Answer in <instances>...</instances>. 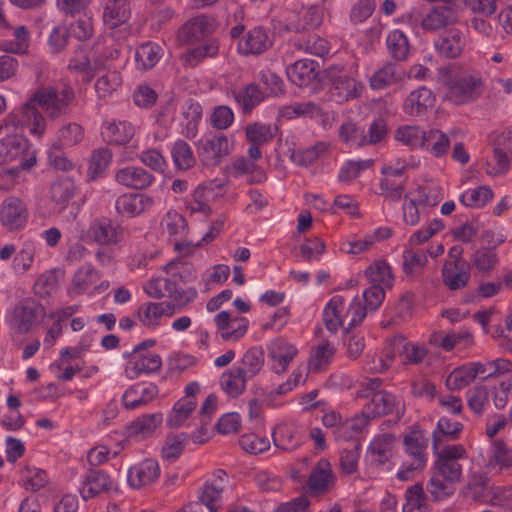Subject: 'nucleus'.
<instances>
[{
    "mask_svg": "<svg viewBox=\"0 0 512 512\" xmlns=\"http://www.w3.org/2000/svg\"><path fill=\"white\" fill-rule=\"evenodd\" d=\"M74 100L75 91L69 85H64L62 89L42 87L20 108L7 114L3 122L5 127H27L30 134L41 137L46 130V119L38 108L49 118L55 119L68 115Z\"/></svg>",
    "mask_w": 512,
    "mask_h": 512,
    "instance_id": "obj_1",
    "label": "nucleus"
},
{
    "mask_svg": "<svg viewBox=\"0 0 512 512\" xmlns=\"http://www.w3.org/2000/svg\"><path fill=\"white\" fill-rule=\"evenodd\" d=\"M433 453L436 459L430 468L426 490L432 501L439 502L455 493L463 472L459 461L466 458L467 452L463 445L451 444Z\"/></svg>",
    "mask_w": 512,
    "mask_h": 512,
    "instance_id": "obj_2",
    "label": "nucleus"
},
{
    "mask_svg": "<svg viewBox=\"0 0 512 512\" xmlns=\"http://www.w3.org/2000/svg\"><path fill=\"white\" fill-rule=\"evenodd\" d=\"M428 438L420 429H412L403 437L404 452L409 458L403 462L397 477L401 481L411 480L415 473L424 469L428 459Z\"/></svg>",
    "mask_w": 512,
    "mask_h": 512,
    "instance_id": "obj_3",
    "label": "nucleus"
},
{
    "mask_svg": "<svg viewBox=\"0 0 512 512\" xmlns=\"http://www.w3.org/2000/svg\"><path fill=\"white\" fill-rule=\"evenodd\" d=\"M482 73L477 70H464L452 76L447 82V99L456 105L473 102L484 91Z\"/></svg>",
    "mask_w": 512,
    "mask_h": 512,
    "instance_id": "obj_4",
    "label": "nucleus"
},
{
    "mask_svg": "<svg viewBox=\"0 0 512 512\" xmlns=\"http://www.w3.org/2000/svg\"><path fill=\"white\" fill-rule=\"evenodd\" d=\"M30 143L21 135H10L0 140V164L19 160V164L8 170L16 176L20 169L27 170L36 164V156L29 152Z\"/></svg>",
    "mask_w": 512,
    "mask_h": 512,
    "instance_id": "obj_5",
    "label": "nucleus"
},
{
    "mask_svg": "<svg viewBox=\"0 0 512 512\" xmlns=\"http://www.w3.org/2000/svg\"><path fill=\"white\" fill-rule=\"evenodd\" d=\"M324 75L331 84V95L336 102L343 103L360 96L362 84L346 74L342 65L328 66Z\"/></svg>",
    "mask_w": 512,
    "mask_h": 512,
    "instance_id": "obj_6",
    "label": "nucleus"
},
{
    "mask_svg": "<svg viewBox=\"0 0 512 512\" xmlns=\"http://www.w3.org/2000/svg\"><path fill=\"white\" fill-rule=\"evenodd\" d=\"M464 0H443L434 6L422 19L421 27L428 32H436L455 24Z\"/></svg>",
    "mask_w": 512,
    "mask_h": 512,
    "instance_id": "obj_7",
    "label": "nucleus"
},
{
    "mask_svg": "<svg viewBox=\"0 0 512 512\" xmlns=\"http://www.w3.org/2000/svg\"><path fill=\"white\" fill-rule=\"evenodd\" d=\"M232 144L223 133L203 137L197 142V152L202 165L217 166L231 153Z\"/></svg>",
    "mask_w": 512,
    "mask_h": 512,
    "instance_id": "obj_8",
    "label": "nucleus"
},
{
    "mask_svg": "<svg viewBox=\"0 0 512 512\" xmlns=\"http://www.w3.org/2000/svg\"><path fill=\"white\" fill-rule=\"evenodd\" d=\"M143 289L149 297L155 299L168 297L182 305L192 302L197 296L195 288H188L185 291H180L174 280L165 277L149 280L144 285Z\"/></svg>",
    "mask_w": 512,
    "mask_h": 512,
    "instance_id": "obj_9",
    "label": "nucleus"
},
{
    "mask_svg": "<svg viewBox=\"0 0 512 512\" xmlns=\"http://www.w3.org/2000/svg\"><path fill=\"white\" fill-rule=\"evenodd\" d=\"M123 357L127 360L124 366V374L130 380L137 379L141 374L158 372L162 367L160 355L153 352L132 350L125 352Z\"/></svg>",
    "mask_w": 512,
    "mask_h": 512,
    "instance_id": "obj_10",
    "label": "nucleus"
},
{
    "mask_svg": "<svg viewBox=\"0 0 512 512\" xmlns=\"http://www.w3.org/2000/svg\"><path fill=\"white\" fill-rule=\"evenodd\" d=\"M385 354L390 358L399 355L403 364H419L421 363L428 350L423 345H416L406 340L402 335L392 337L386 342Z\"/></svg>",
    "mask_w": 512,
    "mask_h": 512,
    "instance_id": "obj_11",
    "label": "nucleus"
},
{
    "mask_svg": "<svg viewBox=\"0 0 512 512\" xmlns=\"http://www.w3.org/2000/svg\"><path fill=\"white\" fill-rule=\"evenodd\" d=\"M336 480L331 463L327 459H320L311 470L306 488L312 496L324 495L334 488Z\"/></svg>",
    "mask_w": 512,
    "mask_h": 512,
    "instance_id": "obj_12",
    "label": "nucleus"
},
{
    "mask_svg": "<svg viewBox=\"0 0 512 512\" xmlns=\"http://www.w3.org/2000/svg\"><path fill=\"white\" fill-rule=\"evenodd\" d=\"M214 323L220 337L227 342L242 339L249 328V320L242 316H233L228 311H220L214 317Z\"/></svg>",
    "mask_w": 512,
    "mask_h": 512,
    "instance_id": "obj_13",
    "label": "nucleus"
},
{
    "mask_svg": "<svg viewBox=\"0 0 512 512\" xmlns=\"http://www.w3.org/2000/svg\"><path fill=\"white\" fill-rule=\"evenodd\" d=\"M323 20V11L317 5L302 7L294 14L290 15L284 24V30L287 32H306L319 27Z\"/></svg>",
    "mask_w": 512,
    "mask_h": 512,
    "instance_id": "obj_14",
    "label": "nucleus"
},
{
    "mask_svg": "<svg viewBox=\"0 0 512 512\" xmlns=\"http://www.w3.org/2000/svg\"><path fill=\"white\" fill-rule=\"evenodd\" d=\"M469 44L466 33L458 28H451L442 34L434 43L439 56L446 59L460 57Z\"/></svg>",
    "mask_w": 512,
    "mask_h": 512,
    "instance_id": "obj_15",
    "label": "nucleus"
},
{
    "mask_svg": "<svg viewBox=\"0 0 512 512\" xmlns=\"http://www.w3.org/2000/svg\"><path fill=\"white\" fill-rule=\"evenodd\" d=\"M273 41L266 28L255 26L250 29L237 44L241 55H261L272 47Z\"/></svg>",
    "mask_w": 512,
    "mask_h": 512,
    "instance_id": "obj_16",
    "label": "nucleus"
},
{
    "mask_svg": "<svg viewBox=\"0 0 512 512\" xmlns=\"http://www.w3.org/2000/svg\"><path fill=\"white\" fill-rule=\"evenodd\" d=\"M215 28L213 18L198 15L188 20L178 31V39L184 44H193L210 35Z\"/></svg>",
    "mask_w": 512,
    "mask_h": 512,
    "instance_id": "obj_17",
    "label": "nucleus"
},
{
    "mask_svg": "<svg viewBox=\"0 0 512 512\" xmlns=\"http://www.w3.org/2000/svg\"><path fill=\"white\" fill-rule=\"evenodd\" d=\"M87 236L100 245H115L122 238V229L111 219L101 217L91 222Z\"/></svg>",
    "mask_w": 512,
    "mask_h": 512,
    "instance_id": "obj_18",
    "label": "nucleus"
},
{
    "mask_svg": "<svg viewBox=\"0 0 512 512\" xmlns=\"http://www.w3.org/2000/svg\"><path fill=\"white\" fill-rule=\"evenodd\" d=\"M160 476V466L154 459H145L131 466L127 473L128 484L140 489L155 483Z\"/></svg>",
    "mask_w": 512,
    "mask_h": 512,
    "instance_id": "obj_19",
    "label": "nucleus"
},
{
    "mask_svg": "<svg viewBox=\"0 0 512 512\" xmlns=\"http://www.w3.org/2000/svg\"><path fill=\"white\" fill-rule=\"evenodd\" d=\"M117 490L116 483L104 470L90 469L87 471L80 493L84 500L91 499L101 493Z\"/></svg>",
    "mask_w": 512,
    "mask_h": 512,
    "instance_id": "obj_20",
    "label": "nucleus"
},
{
    "mask_svg": "<svg viewBox=\"0 0 512 512\" xmlns=\"http://www.w3.org/2000/svg\"><path fill=\"white\" fill-rule=\"evenodd\" d=\"M136 128L127 120H110L102 124V139L109 145L124 146L134 137Z\"/></svg>",
    "mask_w": 512,
    "mask_h": 512,
    "instance_id": "obj_21",
    "label": "nucleus"
},
{
    "mask_svg": "<svg viewBox=\"0 0 512 512\" xmlns=\"http://www.w3.org/2000/svg\"><path fill=\"white\" fill-rule=\"evenodd\" d=\"M114 178L118 184L134 190H144L150 187L155 180L151 172L134 165L118 169Z\"/></svg>",
    "mask_w": 512,
    "mask_h": 512,
    "instance_id": "obj_22",
    "label": "nucleus"
},
{
    "mask_svg": "<svg viewBox=\"0 0 512 512\" xmlns=\"http://www.w3.org/2000/svg\"><path fill=\"white\" fill-rule=\"evenodd\" d=\"M153 205V197L143 193H125L120 195L115 202L116 211L127 217L140 215Z\"/></svg>",
    "mask_w": 512,
    "mask_h": 512,
    "instance_id": "obj_23",
    "label": "nucleus"
},
{
    "mask_svg": "<svg viewBox=\"0 0 512 512\" xmlns=\"http://www.w3.org/2000/svg\"><path fill=\"white\" fill-rule=\"evenodd\" d=\"M27 218L28 212L21 199L11 197L4 200L0 208L2 225L9 230H17L25 225Z\"/></svg>",
    "mask_w": 512,
    "mask_h": 512,
    "instance_id": "obj_24",
    "label": "nucleus"
},
{
    "mask_svg": "<svg viewBox=\"0 0 512 512\" xmlns=\"http://www.w3.org/2000/svg\"><path fill=\"white\" fill-rule=\"evenodd\" d=\"M163 229L174 240V249L183 251L192 246L191 241H182L188 233L186 219L176 211H168L162 219Z\"/></svg>",
    "mask_w": 512,
    "mask_h": 512,
    "instance_id": "obj_25",
    "label": "nucleus"
},
{
    "mask_svg": "<svg viewBox=\"0 0 512 512\" xmlns=\"http://www.w3.org/2000/svg\"><path fill=\"white\" fill-rule=\"evenodd\" d=\"M471 277V267L466 260L445 263L442 267V280L450 290H460L466 287Z\"/></svg>",
    "mask_w": 512,
    "mask_h": 512,
    "instance_id": "obj_26",
    "label": "nucleus"
},
{
    "mask_svg": "<svg viewBox=\"0 0 512 512\" xmlns=\"http://www.w3.org/2000/svg\"><path fill=\"white\" fill-rule=\"evenodd\" d=\"M67 68L71 73L82 74L83 80L89 83L102 68V62L100 57L91 62L87 51L80 47L70 58Z\"/></svg>",
    "mask_w": 512,
    "mask_h": 512,
    "instance_id": "obj_27",
    "label": "nucleus"
},
{
    "mask_svg": "<svg viewBox=\"0 0 512 512\" xmlns=\"http://www.w3.org/2000/svg\"><path fill=\"white\" fill-rule=\"evenodd\" d=\"M303 439V431L296 424H281L273 432L274 445L284 451L296 450L302 445Z\"/></svg>",
    "mask_w": 512,
    "mask_h": 512,
    "instance_id": "obj_28",
    "label": "nucleus"
},
{
    "mask_svg": "<svg viewBox=\"0 0 512 512\" xmlns=\"http://www.w3.org/2000/svg\"><path fill=\"white\" fill-rule=\"evenodd\" d=\"M268 353L273 362V371L281 374L287 370L290 362L296 356L297 349L283 339H276L268 346Z\"/></svg>",
    "mask_w": 512,
    "mask_h": 512,
    "instance_id": "obj_29",
    "label": "nucleus"
},
{
    "mask_svg": "<svg viewBox=\"0 0 512 512\" xmlns=\"http://www.w3.org/2000/svg\"><path fill=\"white\" fill-rule=\"evenodd\" d=\"M435 102L433 92L425 87L420 86L410 92L403 104V111L410 116H419L432 107Z\"/></svg>",
    "mask_w": 512,
    "mask_h": 512,
    "instance_id": "obj_30",
    "label": "nucleus"
},
{
    "mask_svg": "<svg viewBox=\"0 0 512 512\" xmlns=\"http://www.w3.org/2000/svg\"><path fill=\"white\" fill-rule=\"evenodd\" d=\"M43 315L44 308L35 303L16 306L13 312L15 325L22 334L28 333L37 325Z\"/></svg>",
    "mask_w": 512,
    "mask_h": 512,
    "instance_id": "obj_31",
    "label": "nucleus"
},
{
    "mask_svg": "<svg viewBox=\"0 0 512 512\" xmlns=\"http://www.w3.org/2000/svg\"><path fill=\"white\" fill-rule=\"evenodd\" d=\"M396 404L395 396L384 390L374 392L370 400L365 404L362 414L370 418L388 415L393 412Z\"/></svg>",
    "mask_w": 512,
    "mask_h": 512,
    "instance_id": "obj_32",
    "label": "nucleus"
},
{
    "mask_svg": "<svg viewBox=\"0 0 512 512\" xmlns=\"http://www.w3.org/2000/svg\"><path fill=\"white\" fill-rule=\"evenodd\" d=\"M463 430V424L459 421H453L449 417H441L436 425L435 430L432 434V447L433 452H437L439 449H443V441L457 440Z\"/></svg>",
    "mask_w": 512,
    "mask_h": 512,
    "instance_id": "obj_33",
    "label": "nucleus"
},
{
    "mask_svg": "<svg viewBox=\"0 0 512 512\" xmlns=\"http://www.w3.org/2000/svg\"><path fill=\"white\" fill-rule=\"evenodd\" d=\"M395 437L390 433L377 435L371 441L367 458L376 465H383L389 461L392 456Z\"/></svg>",
    "mask_w": 512,
    "mask_h": 512,
    "instance_id": "obj_34",
    "label": "nucleus"
},
{
    "mask_svg": "<svg viewBox=\"0 0 512 512\" xmlns=\"http://www.w3.org/2000/svg\"><path fill=\"white\" fill-rule=\"evenodd\" d=\"M130 13L129 0H107L103 11L104 25L115 29L128 20Z\"/></svg>",
    "mask_w": 512,
    "mask_h": 512,
    "instance_id": "obj_35",
    "label": "nucleus"
},
{
    "mask_svg": "<svg viewBox=\"0 0 512 512\" xmlns=\"http://www.w3.org/2000/svg\"><path fill=\"white\" fill-rule=\"evenodd\" d=\"M265 365V352L262 347L254 346L249 348L242 355L239 365L235 366L249 380L258 376Z\"/></svg>",
    "mask_w": 512,
    "mask_h": 512,
    "instance_id": "obj_36",
    "label": "nucleus"
},
{
    "mask_svg": "<svg viewBox=\"0 0 512 512\" xmlns=\"http://www.w3.org/2000/svg\"><path fill=\"white\" fill-rule=\"evenodd\" d=\"M248 381L249 379L234 366L222 373L219 384L229 398L236 399L244 394Z\"/></svg>",
    "mask_w": 512,
    "mask_h": 512,
    "instance_id": "obj_37",
    "label": "nucleus"
},
{
    "mask_svg": "<svg viewBox=\"0 0 512 512\" xmlns=\"http://www.w3.org/2000/svg\"><path fill=\"white\" fill-rule=\"evenodd\" d=\"M318 64L311 59L297 60L287 68L289 80L299 87L307 86L317 76Z\"/></svg>",
    "mask_w": 512,
    "mask_h": 512,
    "instance_id": "obj_38",
    "label": "nucleus"
},
{
    "mask_svg": "<svg viewBox=\"0 0 512 512\" xmlns=\"http://www.w3.org/2000/svg\"><path fill=\"white\" fill-rule=\"evenodd\" d=\"M162 420L161 413L142 415L127 425L126 434L128 437L147 438L154 433Z\"/></svg>",
    "mask_w": 512,
    "mask_h": 512,
    "instance_id": "obj_39",
    "label": "nucleus"
},
{
    "mask_svg": "<svg viewBox=\"0 0 512 512\" xmlns=\"http://www.w3.org/2000/svg\"><path fill=\"white\" fill-rule=\"evenodd\" d=\"M403 77L404 72L398 65L387 62L371 76L370 87L373 90L385 89L401 81Z\"/></svg>",
    "mask_w": 512,
    "mask_h": 512,
    "instance_id": "obj_40",
    "label": "nucleus"
},
{
    "mask_svg": "<svg viewBox=\"0 0 512 512\" xmlns=\"http://www.w3.org/2000/svg\"><path fill=\"white\" fill-rule=\"evenodd\" d=\"M236 103L242 109L244 114H249L264 100V93L259 85L250 83L243 86L240 90L233 92Z\"/></svg>",
    "mask_w": 512,
    "mask_h": 512,
    "instance_id": "obj_41",
    "label": "nucleus"
},
{
    "mask_svg": "<svg viewBox=\"0 0 512 512\" xmlns=\"http://www.w3.org/2000/svg\"><path fill=\"white\" fill-rule=\"evenodd\" d=\"M139 387V384L133 385L129 387L123 394L122 403L126 409L133 410L142 405H145L155 399L159 394L157 385L154 383H149L141 390L140 396L137 399H130V397L133 395H138Z\"/></svg>",
    "mask_w": 512,
    "mask_h": 512,
    "instance_id": "obj_42",
    "label": "nucleus"
},
{
    "mask_svg": "<svg viewBox=\"0 0 512 512\" xmlns=\"http://www.w3.org/2000/svg\"><path fill=\"white\" fill-rule=\"evenodd\" d=\"M345 308L344 298L340 295L333 296L323 310V321L328 331L336 333L343 326L344 319L341 315Z\"/></svg>",
    "mask_w": 512,
    "mask_h": 512,
    "instance_id": "obj_43",
    "label": "nucleus"
},
{
    "mask_svg": "<svg viewBox=\"0 0 512 512\" xmlns=\"http://www.w3.org/2000/svg\"><path fill=\"white\" fill-rule=\"evenodd\" d=\"M64 277V271L54 268L42 273L33 286L36 295L45 298L57 290L60 280Z\"/></svg>",
    "mask_w": 512,
    "mask_h": 512,
    "instance_id": "obj_44",
    "label": "nucleus"
},
{
    "mask_svg": "<svg viewBox=\"0 0 512 512\" xmlns=\"http://www.w3.org/2000/svg\"><path fill=\"white\" fill-rule=\"evenodd\" d=\"M402 258L403 272L410 277L420 274L428 262L427 254L423 249H405Z\"/></svg>",
    "mask_w": 512,
    "mask_h": 512,
    "instance_id": "obj_45",
    "label": "nucleus"
},
{
    "mask_svg": "<svg viewBox=\"0 0 512 512\" xmlns=\"http://www.w3.org/2000/svg\"><path fill=\"white\" fill-rule=\"evenodd\" d=\"M405 504L403 512H429V504L423 486L420 483L409 487L405 492Z\"/></svg>",
    "mask_w": 512,
    "mask_h": 512,
    "instance_id": "obj_46",
    "label": "nucleus"
},
{
    "mask_svg": "<svg viewBox=\"0 0 512 512\" xmlns=\"http://www.w3.org/2000/svg\"><path fill=\"white\" fill-rule=\"evenodd\" d=\"M100 278L98 271L91 264L79 268L73 278L70 293L80 295L95 284Z\"/></svg>",
    "mask_w": 512,
    "mask_h": 512,
    "instance_id": "obj_47",
    "label": "nucleus"
},
{
    "mask_svg": "<svg viewBox=\"0 0 512 512\" xmlns=\"http://www.w3.org/2000/svg\"><path fill=\"white\" fill-rule=\"evenodd\" d=\"M386 46L390 56L396 61H403L409 53V41L407 36L398 29L392 30L386 37Z\"/></svg>",
    "mask_w": 512,
    "mask_h": 512,
    "instance_id": "obj_48",
    "label": "nucleus"
},
{
    "mask_svg": "<svg viewBox=\"0 0 512 512\" xmlns=\"http://www.w3.org/2000/svg\"><path fill=\"white\" fill-rule=\"evenodd\" d=\"M336 353V347L327 340L321 342L312 351L309 366L314 371L325 370L332 362Z\"/></svg>",
    "mask_w": 512,
    "mask_h": 512,
    "instance_id": "obj_49",
    "label": "nucleus"
},
{
    "mask_svg": "<svg viewBox=\"0 0 512 512\" xmlns=\"http://www.w3.org/2000/svg\"><path fill=\"white\" fill-rule=\"evenodd\" d=\"M113 159V153L108 147L95 149L90 158L88 175L92 180L103 175L110 166Z\"/></svg>",
    "mask_w": 512,
    "mask_h": 512,
    "instance_id": "obj_50",
    "label": "nucleus"
},
{
    "mask_svg": "<svg viewBox=\"0 0 512 512\" xmlns=\"http://www.w3.org/2000/svg\"><path fill=\"white\" fill-rule=\"evenodd\" d=\"M277 130V126L253 122L246 126L245 136L250 143L263 145L270 142L275 137Z\"/></svg>",
    "mask_w": 512,
    "mask_h": 512,
    "instance_id": "obj_51",
    "label": "nucleus"
},
{
    "mask_svg": "<svg viewBox=\"0 0 512 512\" xmlns=\"http://www.w3.org/2000/svg\"><path fill=\"white\" fill-rule=\"evenodd\" d=\"M365 275L370 284L381 285L384 288H391L393 285L394 277L391 267L384 261H377L370 265Z\"/></svg>",
    "mask_w": 512,
    "mask_h": 512,
    "instance_id": "obj_52",
    "label": "nucleus"
},
{
    "mask_svg": "<svg viewBox=\"0 0 512 512\" xmlns=\"http://www.w3.org/2000/svg\"><path fill=\"white\" fill-rule=\"evenodd\" d=\"M450 146L449 137L438 129L425 131L422 148L427 149L433 156H443Z\"/></svg>",
    "mask_w": 512,
    "mask_h": 512,
    "instance_id": "obj_53",
    "label": "nucleus"
},
{
    "mask_svg": "<svg viewBox=\"0 0 512 512\" xmlns=\"http://www.w3.org/2000/svg\"><path fill=\"white\" fill-rule=\"evenodd\" d=\"M368 425L367 417L361 416L345 420L334 429V436L337 440L348 441L358 436Z\"/></svg>",
    "mask_w": 512,
    "mask_h": 512,
    "instance_id": "obj_54",
    "label": "nucleus"
},
{
    "mask_svg": "<svg viewBox=\"0 0 512 512\" xmlns=\"http://www.w3.org/2000/svg\"><path fill=\"white\" fill-rule=\"evenodd\" d=\"M470 262L479 272L489 273L496 267L499 258L494 248L481 247L473 252Z\"/></svg>",
    "mask_w": 512,
    "mask_h": 512,
    "instance_id": "obj_55",
    "label": "nucleus"
},
{
    "mask_svg": "<svg viewBox=\"0 0 512 512\" xmlns=\"http://www.w3.org/2000/svg\"><path fill=\"white\" fill-rule=\"evenodd\" d=\"M409 194L421 207H434L443 199L441 187L434 183L424 184Z\"/></svg>",
    "mask_w": 512,
    "mask_h": 512,
    "instance_id": "obj_56",
    "label": "nucleus"
},
{
    "mask_svg": "<svg viewBox=\"0 0 512 512\" xmlns=\"http://www.w3.org/2000/svg\"><path fill=\"white\" fill-rule=\"evenodd\" d=\"M477 377V370L472 363L455 368L447 378V386L450 390H459L468 386Z\"/></svg>",
    "mask_w": 512,
    "mask_h": 512,
    "instance_id": "obj_57",
    "label": "nucleus"
},
{
    "mask_svg": "<svg viewBox=\"0 0 512 512\" xmlns=\"http://www.w3.org/2000/svg\"><path fill=\"white\" fill-rule=\"evenodd\" d=\"M175 166L181 170H188L196 164V158L189 144L184 140H177L171 150Z\"/></svg>",
    "mask_w": 512,
    "mask_h": 512,
    "instance_id": "obj_58",
    "label": "nucleus"
},
{
    "mask_svg": "<svg viewBox=\"0 0 512 512\" xmlns=\"http://www.w3.org/2000/svg\"><path fill=\"white\" fill-rule=\"evenodd\" d=\"M328 149V143L317 142L311 147L294 151L291 155V159L299 166H308L319 159L321 155L325 154Z\"/></svg>",
    "mask_w": 512,
    "mask_h": 512,
    "instance_id": "obj_59",
    "label": "nucleus"
},
{
    "mask_svg": "<svg viewBox=\"0 0 512 512\" xmlns=\"http://www.w3.org/2000/svg\"><path fill=\"white\" fill-rule=\"evenodd\" d=\"M293 46L299 51H304L319 57H324L330 51L328 41L317 35H310L305 40H294Z\"/></svg>",
    "mask_w": 512,
    "mask_h": 512,
    "instance_id": "obj_60",
    "label": "nucleus"
},
{
    "mask_svg": "<svg viewBox=\"0 0 512 512\" xmlns=\"http://www.w3.org/2000/svg\"><path fill=\"white\" fill-rule=\"evenodd\" d=\"M195 408L196 401H190L189 399L178 400L167 418V425L171 428L180 427L189 418Z\"/></svg>",
    "mask_w": 512,
    "mask_h": 512,
    "instance_id": "obj_61",
    "label": "nucleus"
},
{
    "mask_svg": "<svg viewBox=\"0 0 512 512\" xmlns=\"http://www.w3.org/2000/svg\"><path fill=\"white\" fill-rule=\"evenodd\" d=\"M75 191L76 185L71 178H60L51 185V198L57 204L64 206L74 196Z\"/></svg>",
    "mask_w": 512,
    "mask_h": 512,
    "instance_id": "obj_62",
    "label": "nucleus"
},
{
    "mask_svg": "<svg viewBox=\"0 0 512 512\" xmlns=\"http://www.w3.org/2000/svg\"><path fill=\"white\" fill-rule=\"evenodd\" d=\"M395 139L411 148H419L423 146L425 131L418 126H401L395 132Z\"/></svg>",
    "mask_w": 512,
    "mask_h": 512,
    "instance_id": "obj_63",
    "label": "nucleus"
},
{
    "mask_svg": "<svg viewBox=\"0 0 512 512\" xmlns=\"http://www.w3.org/2000/svg\"><path fill=\"white\" fill-rule=\"evenodd\" d=\"M137 316L145 327L155 328L163 317V309L161 304L155 302L144 303L139 307Z\"/></svg>",
    "mask_w": 512,
    "mask_h": 512,
    "instance_id": "obj_64",
    "label": "nucleus"
}]
</instances>
